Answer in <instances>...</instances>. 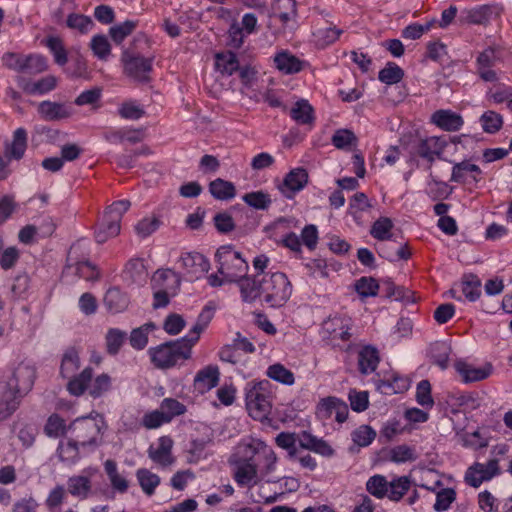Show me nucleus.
I'll list each match as a JSON object with an SVG mask.
<instances>
[{
    "label": "nucleus",
    "instance_id": "f257e3e1",
    "mask_svg": "<svg viewBox=\"0 0 512 512\" xmlns=\"http://www.w3.org/2000/svg\"><path fill=\"white\" fill-rule=\"evenodd\" d=\"M262 300L272 308L282 307L292 294V285L284 273L262 275Z\"/></svg>",
    "mask_w": 512,
    "mask_h": 512
},
{
    "label": "nucleus",
    "instance_id": "f03ea898",
    "mask_svg": "<svg viewBox=\"0 0 512 512\" xmlns=\"http://www.w3.org/2000/svg\"><path fill=\"white\" fill-rule=\"evenodd\" d=\"M216 258L219 264L218 273L228 283H238L248 272V263L231 246H221L216 252Z\"/></svg>",
    "mask_w": 512,
    "mask_h": 512
},
{
    "label": "nucleus",
    "instance_id": "7ed1b4c3",
    "mask_svg": "<svg viewBox=\"0 0 512 512\" xmlns=\"http://www.w3.org/2000/svg\"><path fill=\"white\" fill-rule=\"evenodd\" d=\"M149 353L153 364L161 369L173 367L179 361L187 360L191 357L190 348L180 339L150 348Z\"/></svg>",
    "mask_w": 512,
    "mask_h": 512
},
{
    "label": "nucleus",
    "instance_id": "20e7f679",
    "mask_svg": "<svg viewBox=\"0 0 512 512\" xmlns=\"http://www.w3.org/2000/svg\"><path fill=\"white\" fill-rule=\"evenodd\" d=\"M411 481L407 476L398 477L388 482L382 475H374L366 483L367 491L377 497H388L392 501H399L410 489Z\"/></svg>",
    "mask_w": 512,
    "mask_h": 512
},
{
    "label": "nucleus",
    "instance_id": "39448f33",
    "mask_svg": "<svg viewBox=\"0 0 512 512\" xmlns=\"http://www.w3.org/2000/svg\"><path fill=\"white\" fill-rule=\"evenodd\" d=\"M111 388V378L107 374H101L92 381V369L85 368L78 376L73 377L67 385L68 391L75 396H80L88 389L89 394L100 397Z\"/></svg>",
    "mask_w": 512,
    "mask_h": 512
},
{
    "label": "nucleus",
    "instance_id": "423d86ee",
    "mask_svg": "<svg viewBox=\"0 0 512 512\" xmlns=\"http://www.w3.org/2000/svg\"><path fill=\"white\" fill-rule=\"evenodd\" d=\"M269 381L248 383L246 387V406L249 414L256 420L267 418L271 409Z\"/></svg>",
    "mask_w": 512,
    "mask_h": 512
},
{
    "label": "nucleus",
    "instance_id": "0eeeda50",
    "mask_svg": "<svg viewBox=\"0 0 512 512\" xmlns=\"http://www.w3.org/2000/svg\"><path fill=\"white\" fill-rule=\"evenodd\" d=\"M104 420L98 414L95 417L77 418L71 425L72 433L81 446L96 445V440L101 433Z\"/></svg>",
    "mask_w": 512,
    "mask_h": 512
},
{
    "label": "nucleus",
    "instance_id": "6e6552de",
    "mask_svg": "<svg viewBox=\"0 0 512 512\" xmlns=\"http://www.w3.org/2000/svg\"><path fill=\"white\" fill-rule=\"evenodd\" d=\"M351 330L352 320L347 316L335 315L326 319L322 324L323 337L333 345L349 341L352 337Z\"/></svg>",
    "mask_w": 512,
    "mask_h": 512
},
{
    "label": "nucleus",
    "instance_id": "1a4fd4ad",
    "mask_svg": "<svg viewBox=\"0 0 512 512\" xmlns=\"http://www.w3.org/2000/svg\"><path fill=\"white\" fill-rule=\"evenodd\" d=\"M263 443H257V446L253 444H246L240 446L243 449V453L248 457L247 460L239 461L237 468L234 473L236 482L241 486H252L257 482V469L256 464L252 462V456L258 452V447L262 446Z\"/></svg>",
    "mask_w": 512,
    "mask_h": 512
},
{
    "label": "nucleus",
    "instance_id": "9d476101",
    "mask_svg": "<svg viewBox=\"0 0 512 512\" xmlns=\"http://www.w3.org/2000/svg\"><path fill=\"white\" fill-rule=\"evenodd\" d=\"M124 72L133 79L146 82L149 80V73L152 70V59L140 55H134L124 50L121 56Z\"/></svg>",
    "mask_w": 512,
    "mask_h": 512
},
{
    "label": "nucleus",
    "instance_id": "9b49d317",
    "mask_svg": "<svg viewBox=\"0 0 512 512\" xmlns=\"http://www.w3.org/2000/svg\"><path fill=\"white\" fill-rule=\"evenodd\" d=\"M309 175L302 167L294 168L287 173L283 181L278 185V190L287 199H293L302 191L308 183Z\"/></svg>",
    "mask_w": 512,
    "mask_h": 512
},
{
    "label": "nucleus",
    "instance_id": "f8f14e48",
    "mask_svg": "<svg viewBox=\"0 0 512 512\" xmlns=\"http://www.w3.org/2000/svg\"><path fill=\"white\" fill-rule=\"evenodd\" d=\"M500 472L499 461L491 459L487 463H475L465 474L466 482L472 487H479L482 482L492 479Z\"/></svg>",
    "mask_w": 512,
    "mask_h": 512
},
{
    "label": "nucleus",
    "instance_id": "ddd939ff",
    "mask_svg": "<svg viewBox=\"0 0 512 512\" xmlns=\"http://www.w3.org/2000/svg\"><path fill=\"white\" fill-rule=\"evenodd\" d=\"M36 378L34 366L27 363H20L13 371L11 377L6 381L20 394H27L33 387Z\"/></svg>",
    "mask_w": 512,
    "mask_h": 512
},
{
    "label": "nucleus",
    "instance_id": "4468645a",
    "mask_svg": "<svg viewBox=\"0 0 512 512\" xmlns=\"http://www.w3.org/2000/svg\"><path fill=\"white\" fill-rule=\"evenodd\" d=\"M23 396L6 381L0 382V421L6 420L16 411Z\"/></svg>",
    "mask_w": 512,
    "mask_h": 512
},
{
    "label": "nucleus",
    "instance_id": "2eb2a0df",
    "mask_svg": "<svg viewBox=\"0 0 512 512\" xmlns=\"http://www.w3.org/2000/svg\"><path fill=\"white\" fill-rule=\"evenodd\" d=\"M179 263L191 280L200 278L210 268L209 261L198 252L183 254Z\"/></svg>",
    "mask_w": 512,
    "mask_h": 512
},
{
    "label": "nucleus",
    "instance_id": "dca6fc26",
    "mask_svg": "<svg viewBox=\"0 0 512 512\" xmlns=\"http://www.w3.org/2000/svg\"><path fill=\"white\" fill-rule=\"evenodd\" d=\"M445 147L446 142L443 138L431 136L421 139L416 145L415 152L421 158L432 163L437 157H440Z\"/></svg>",
    "mask_w": 512,
    "mask_h": 512
},
{
    "label": "nucleus",
    "instance_id": "f3484780",
    "mask_svg": "<svg viewBox=\"0 0 512 512\" xmlns=\"http://www.w3.org/2000/svg\"><path fill=\"white\" fill-rule=\"evenodd\" d=\"M455 369L464 383L482 381L488 378L492 373L491 364H485L482 367H475L474 365L464 361H457L455 363Z\"/></svg>",
    "mask_w": 512,
    "mask_h": 512
},
{
    "label": "nucleus",
    "instance_id": "a211bd4d",
    "mask_svg": "<svg viewBox=\"0 0 512 512\" xmlns=\"http://www.w3.org/2000/svg\"><path fill=\"white\" fill-rule=\"evenodd\" d=\"M37 111L46 121H59L72 115V108L64 103L42 101L38 104Z\"/></svg>",
    "mask_w": 512,
    "mask_h": 512
},
{
    "label": "nucleus",
    "instance_id": "6ab92c4d",
    "mask_svg": "<svg viewBox=\"0 0 512 512\" xmlns=\"http://www.w3.org/2000/svg\"><path fill=\"white\" fill-rule=\"evenodd\" d=\"M431 122L444 131L455 132L464 124L462 116L452 110L440 109L431 115Z\"/></svg>",
    "mask_w": 512,
    "mask_h": 512
},
{
    "label": "nucleus",
    "instance_id": "aec40b11",
    "mask_svg": "<svg viewBox=\"0 0 512 512\" xmlns=\"http://www.w3.org/2000/svg\"><path fill=\"white\" fill-rule=\"evenodd\" d=\"M480 174L481 169L477 165L462 161L454 164L450 181L462 184L476 183L480 179Z\"/></svg>",
    "mask_w": 512,
    "mask_h": 512
},
{
    "label": "nucleus",
    "instance_id": "412c9836",
    "mask_svg": "<svg viewBox=\"0 0 512 512\" xmlns=\"http://www.w3.org/2000/svg\"><path fill=\"white\" fill-rule=\"evenodd\" d=\"M237 284L243 301L251 303L257 298H262V276L260 277V274L253 277L246 274Z\"/></svg>",
    "mask_w": 512,
    "mask_h": 512
},
{
    "label": "nucleus",
    "instance_id": "4be33fe9",
    "mask_svg": "<svg viewBox=\"0 0 512 512\" xmlns=\"http://www.w3.org/2000/svg\"><path fill=\"white\" fill-rule=\"evenodd\" d=\"M131 203L128 200H119L112 203L106 210L104 217L108 220L109 232L112 235L120 233V222L123 214L129 209Z\"/></svg>",
    "mask_w": 512,
    "mask_h": 512
},
{
    "label": "nucleus",
    "instance_id": "5701e85b",
    "mask_svg": "<svg viewBox=\"0 0 512 512\" xmlns=\"http://www.w3.org/2000/svg\"><path fill=\"white\" fill-rule=\"evenodd\" d=\"M219 382V370L215 366H208L200 370L194 380L195 387L200 392H206L216 387Z\"/></svg>",
    "mask_w": 512,
    "mask_h": 512
},
{
    "label": "nucleus",
    "instance_id": "b1692460",
    "mask_svg": "<svg viewBox=\"0 0 512 512\" xmlns=\"http://www.w3.org/2000/svg\"><path fill=\"white\" fill-rule=\"evenodd\" d=\"M147 276L148 274L142 260L131 259L126 263L123 271V278L126 282L140 285L146 281Z\"/></svg>",
    "mask_w": 512,
    "mask_h": 512
},
{
    "label": "nucleus",
    "instance_id": "393cba45",
    "mask_svg": "<svg viewBox=\"0 0 512 512\" xmlns=\"http://www.w3.org/2000/svg\"><path fill=\"white\" fill-rule=\"evenodd\" d=\"M172 440L169 437H161L159 439L158 447H150L148 453L149 457L161 466H168L172 464L173 458L171 456Z\"/></svg>",
    "mask_w": 512,
    "mask_h": 512
},
{
    "label": "nucleus",
    "instance_id": "a878e982",
    "mask_svg": "<svg viewBox=\"0 0 512 512\" xmlns=\"http://www.w3.org/2000/svg\"><path fill=\"white\" fill-rule=\"evenodd\" d=\"M379 363V355L376 348L372 346L363 347L358 353V368L364 374L374 372Z\"/></svg>",
    "mask_w": 512,
    "mask_h": 512
},
{
    "label": "nucleus",
    "instance_id": "bb28decb",
    "mask_svg": "<svg viewBox=\"0 0 512 512\" xmlns=\"http://www.w3.org/2000/svg\"><path fill=\"white\" fill-rule=\"evenodd\" d=\"M298 443L302 448L314 451L323 456H331L333 449L322 439L304 431L298 435Z\"/></svg>",
    "mask_w": 512,
    "mask_h": 512
},
{
    "label": "nucleus",
    "instance_id": "cd10ccee",
    "mask_svg": "<svg viewBox=\"0 0 512 512\" xmlns=\"http://www.w3.org/2000/svg\"><path fill=\"white\" fill-rule=\"evenodd\" d=\"M104 305L111 313L116 314L123 312L128 307L129 299L125 293L113 287L106 292Z\"/></svg>",
    "mask_w": 512,
    "mask_h": 512
},
{
    "label": "nucleus",
    "instance_id": "c85d7f7f",
    "mask_svg": "<svg viewBox=\"0 0 512 512\" xmlns=\"http://www.w3.org/2000/svg\"><path fill=\"white\" fill-rule=\"evenodd\" d=\"M19 85L28 94H46L52 91L57 85V78L49 75L35 82L21 80Z\"/></svg>",
    "mask_w": 512,
    "mask_h": 512
},
{
    "label": "nucleus",
    "instance_id": "c756f323",
    "mask_svg": "<svg viewBox=\"0 0 512 512\" xmlns=\"http://www.w3.org/2000/svg\"><path fill=\"white\" fill-rule=\"evenodd\" d=\"M296 16L295 0H274L269 17H277L287 23Z\"/></svg>",
    "mask_w": 512,
    "mask_h": 512
},
{
    "label": "nucleus",
    "instance_id": "7c9ffc66",
    "mask_svg": "<svg viewBox=\"0 0 512 512\" xmlns=\"http://www.w3.org/2000/svg\"><path fill=\"white\" fill-rule=\"evenodd\" d=\"M80 368V358L79 352L74 347H69L65 350L61 366H60V374L64 378H71L74 376L75 372Z\"/></svg>",
    "mask_w": 512,
    "mask_h": 512
},
{
    "label": "nucleus",
    "instance_id": "2f4dec72",
    "mask_svg": "<svg viewBox=\"0 0 512 512\" xmlns=\"http://www.w3.org/2000/svg\"><path fill=\"white\" fill-rule=\"evenodd\" d=\"M68 492L79 499H86L91 492V480L84 475L72 476L67 481Z\"/></svg>",
    "mask_w": 512,
    "mask_h": 512
},
{
    "label": "nucleus",
    "instance_id": "473e14b6",
    "mask_svg": "<svg viewBox=\"0 0 512 512\" xmlns=\"http://www.w3.org/2000/svg\"><path fill=\"white\" fill-rule=\"evenodd\" d=\"M209 191L218 200H230L236 195V188L230 181L217 178L210 182Z\"/></svg>",
    "mask_w": 512,
    "mask_h": 512
},
{
    "label": "nucleus",
    "instance_id": "72a5a7b5",
    "mask_svg": "<svg viewBox=\"0 0 512 512\" xmlns=\"http://www.w3.org/2000/svg\"><path fill=\"white\" fill-rule=\"evenodd\" d=\"M274 62L276 67L286 74L297 73L302 70V62L288 52L278 53L274 58Z\"/></svg>",
    "mask_w": 512,
    "mask_h": 512
},
{
    "label": "nucleus",
    "instance_id": "f704fd0d",
    "mask_svg": "<svg viewBox=\"0 0 512 512\" xmlns=\"http://www.w3.org/2000/svg\"><path fill=\"white\" fill-rule=\"evenodd\" d=\"M27 148V132L24 128L15 130L11 145L7 148L6 154L9 158L21 159Z\"/></svg>",
    "mask_w": 512,
    "mask_h": 512
},
{
    "label": "nucleus",
    "instance_id": "c9c22d12",
    "mask_svg": "<svg viewBox=\"0 0 512 512\" xmlns=\"http://www.w3.org/2000/svg\"><path fill=\"white\" fill-rule=\"evenodd\" d=\"M138 21L126 20L121 24L112 26L109 29V35L115 44H121L126 37L131 35L136 29Z\"/></svg>",
    "mask_w": 512,
    "mask_h": 512
},
{
    "label": "nucleus",
    "instance_id": "e433bc0d",
    "mask_svg": "<svg viewBox=\"0 0 512 512\" xmlns=\"http://www.w3.org/2000/svg\"><path fill=\"white\" fill-rule=\"evenodd\" d=\"M215 66L222 74L232 75L238 69L237 56L232 52L219 53L216 55Z\"/></svg>",
    "mask_w": 512,
    "mask_h": 512
},
{
    "label": "nucleus",
    "instance_id": "4c0bfd02",
    "mask_svg": "<svg viewBox=\"0 0 512 512\" xmlns=\"http://www.w3.org/2000/svg\"><path fill=\"white\" fill-rule=\"evenodd\" d=\"M161 223L160 218L156 215L144 217L135 225V232L138 237L146 238L157 231Z\"/></svg>",
    "mask_w": 512,
    "mask_h": 512
},
{
    "label": "nucleus",
    "instance_id": "58836bf2",
    "mask_svg": "<svg viewBox=\"0 0 512 512\" xmlns=\"http://www.w3.org/2000/svg\"><path fill=\"white\" fill-rule=\"evenodd\" d=\"M242 199L247 205L257 210H266L272 203L270 195L264 191L246 193Z\"/></svg>",
    "mask_w": 512,
    "mask_h": 512
},
{
    "label": "nucleus",
    "instance_id": "ea45409f",
    "mask_svg": "<svg viewBox=\"0 0 512 512\" xmlns=\"http://www.w3.org/2000/svg\"><path fill=\"white\" fill-rule=\"evenodd\" d=\"M404 77V71L397 64L389 62L379 71L378 78L381 82L392 85L400 82Z\"/></svg>",
    "mask_w": 512,
    "mask_h": 512
},
{
    "label": "nucleus",
    "instance_id": "a19ab883",
    "mask_svg": "<svg viewBox=\"0 0 512 512\" xmlns=\"http://www.w3.org/2000/svg\"><path fill=\"white\" fill-rule=\"evenodd\" d=\"M313 109L306 100H301L295 103L290 111L292 119L300 124H308L313 120Z\"/></svg>",
    "mask_w": 512,
    "mask_h": 512
},
{
    "label": "nucleus",
    "instance_id": "79ce46f5",
    "mask_svg": "<svg viewBox=\"0 0 512 512\" xmlns=\"http://www.w3.org/2000/svg\"><path fill=\"white\" fill-rule=\"evenodd\" d=\"M393 222L388 217H381L376 220L370 230V234L377 240L385 241L392 237L391 230Z\"/></svg>",
    "mask_w": 512,
    "mask_h": 512
},
{
    "label": "nucleus",
    "instance_id": "37998d69",
    "mask_svg": "<svg viewBox=\"0 0 512 512\" xmlns=\"http://www.w3.org/2000/svg\"><path fill=\"white\" fill-rule=\"evenodd\" d=\"M355 290L362 298L374 297L379 290V284L373 277H361L355 282Z\"/></svg>",
    "mask_w": 512,
    "mask_h": 512
},
{
    "label": "nucleus",
    "instance_id": "c03bdc74",
    "mask_svg": "<svg viewBox=\"0 0 512 512\" xmlns=\"http://www.w3.org/2000/svg\"><path fill=\"white\" fill-rule=\"evenodd\" d=\"M136 475L143 491L149 496L152 495L160 483L159 476L144 468L139 469Z\"/></svg>",
    "mask_w": 512,
    "mask_h": 512
},
{
    "label": "nucleus",
    "instance_id": "a18cd8bd",
    "mask_svg": "<svg viewBox=\"0 0 512 512\" xmlns=\"http://www.w3.org/2000/svg\"><path fill=\"white\" fill-rule=\"evenodd\" d=\"M67 27L81 34L88 33L93 28V21L83 14L72 13L67 17Z\"/></svg>",
    "mask_w": 512,
    "mask_h": 512
},
{
    "label": "nucleus",
    "instance_id": "49530a36",
    "mask_svg": "<svg viewBox=\"0 0 512 512\" xmlns=\"http://www.w3.org/2000/svg\"><path fill=\"white\" fill-rule=\"evenodd\" d=\"M267 376L285 385H292L295 381L294 374L279 363L268 367Z\"/></svg>",
    "mask_w": 512,
    "mask_h": 512
},
{
    "label": "nucleus",
    "instance_id": "de8ad7c7",
    "mask_svg": "<svg viewBox=\"0 0 512 512\" xmlns=\"http://www.w3.org/2000/svg\"><path fill=\"white\" fill-rule=\"evenodd\" d=\"M332 144L337 149H349L357 144V137L348 129H339L332 136Z\"/></svg>",
    "mask_w": 512,
    "mask_h": 512
},
{
    "label": "nucleus",
    "instance_id": "09e8293b",
    "mask_svg": "<svg viewBox=\"0 0 512 512\" xmlns=\"http://www.w3.org/2000/svg\"><path fill=\"white\" fill-rule=\"evenodd\" d=\"M46 45L53 54L54 60L58 65L63 66L67 63V51L59 37H48L46 40Z\"/></svg>",
    "mask_w": 512,
    "mask_h": 512
},
{
    "label": "nucleus",
    "instance_id": "8fccbe9b",
    "mask_svg": "<svg viewBox=\"0 0 512 512\" xmlns=\"http://www.w3.org/2000/svg\"><path fill=\"white\" fill-rule=\"evenodd\" d=\"M480 122L486 133L493 134L501 129L503 125V118L500 114L489 110L483 113L480 117Z\"/></svg>",
    "mask_w": 512,
    "mask_h": 512
},
{
    "label": "nucleus",
    "instance_id": "3c124183",
    "mask_svg": "<svg viewBox=\"0 0 512 512\" xmlns=\"http://www.w3.org/2000/svg\"><path fill=\"white\" fill-rule=\"evenodd\" d=\"M90 48L100 60H106L111 53V45L105 35H95L90 42Z\"/></svg>",
    "mask_w": 512,
    "mask_h": 512
},
{
    "label": "nucleus",
    "instance_id": "603ef678",
    "mask_svg": "<svg viewBox=\"0 0 512 512\" xmlns=\"http://www.w3.org/2000/svg\"><path fill=\"white\" fill-rule=\"evenodd\" d=\"M342 34V30L335 26L320 28L314 32L318 45L324 47L334 43Z\"/></svg>",
    "mask_w": 512,
    "mask_h": 512
},
{
    "label": "nucleus",
    "instance_id": "864d4df0",
    "mask_svg": "<svg viewBox=\"0 0 512 512\" xmlns=\"http://www.w3.org/2000/svg\"><path fill=\"white\" fill-rule=\"evenodd\" d=\"M155 325L153 323L145 324L140 328L134 329L130 335V344L135 349H143L148 342V331L153 330Z\"/></svg>",
    "mask_w": 512,
    "mask_h": 512
},
{
    "label": "nucleus",
    "instance_id": "5fc2aeb1",
    "mask_svg": "<svg viewBox=\"0 0 512 512\" xmlns=\"http://www.w3.org/2000/svg\"><path fill=\"white\" fill-rule=\"evenodd\" d=\"M466 14V19L469 23L485 24L490 19L492 8L488 5H482L468 10Z\"/></svg>",
    "mask_w": 512,
    "mask_h": 512
},
{
    "label": "nucleus",
    "instance_id": "6e6d98bb",
    "mask_svg": "<svg viewBox=\"0 0 512 512\" xmlns=\"http://www.w3.org/2000/svg\"><path fill=\"white\" fill-rule=\"evenodd\" d=\"M165 417L170 422L175 416H179L185 413L186 407L178 400L173 398H165L160 405Z\"/></svg>",
    "mask_w": 512,
    "mask_h": 512
},
{
    "label": "nucleus",
    "instance_id": "4d7b16f0",
    "mask_svg": "<svg viewBox=\"0 0 512 512\" xmlns=\"http://www.w3.org/2000/svg\"><path fill=\"white\" fill-rule=\"evenodd\" d=\"M376 437V432L367 425H362L352 433L353 442L359 447L368 446Z\"/></svg>",
    "mask_w": 512,
    "mask_h": 512
},
{
    "label": "nucleus",
    "instance_id": "13d9d810",
    "mask_svg": "<svg viewBox=\"0 0 512 512\" xmlns=\"http://www.w3.org/2000/svg\"><path fill=\"white\" fill-rule=\"evenodd\" d=\"M126 334L118 329H110L106 334V349L110 355L118 353Z\"/></svg>",
    "mask_w": 512,
    "mask_h": 512
},
{
    "label": "nucleus",
    "instance_id": "bf43d9fd",
    "mask_svg": "<svg viewBox=\"0 0 512 512\" xmlns=\"http://www.w3.org/2000/svg\"><path fill=\"white\" fill-rule=\"evenodd\" d=\"M78 445H80L76 440H69L67 443H61L58 447V455L61 461L63 462H74L78 456Z\"/></svg>",
    "mask_w": 512,
    "mask_h": 512
},
{
    "label": "nucleus",
    "instance_id": "052dcab7",
    "mask_svg": "<svg viewBox=\"0 0 512 512\" xmlns=\"http://www.w3.org/2000/svg\"><path fill=\"white\" fill-rule=\"evenodd\" d=\"M20 258V251L14 247L4 249L3 243L1 244L0 266L3 270L12 269Z\"/></svg>",
    "mask_w": 512,
    "mask_h": 512
},
{
    "label": "nucleus",
    "instance_id": "680f3d73",
    "mask_svg": "<svg viewBox=\"0 0 512 512\" xmlns=\"http://www.w3.org/2000/svg\"><path fill=\"white\" fill-rule=\"evenodd\" d=\"M416 400L419 405L431 408L434 404L431 396V385L428 380H422L418 383L416 389Z\"/></svg>",
    "mask_w": 512,
    "mask_h": 512
},
{
    "label": "nucleus",
    "instance_id": "e2e57ef3",
    "mask_svg": "<svg viewBox=\"0 0 512 512\" xmlns=\"http://www.w3.org/2000/svg\"><path fill=\"white\" fill-rule=\"evenodd\" d=\"M416 455L414 449L407 445H399L390 450V460L395 463H404L407 461H414Z\"/></svg>",
    "mask_w": 512,
    "mask_h": 512
},
{
    "label": "nucleus",
    "instance_id": "0e129e2a",
    "mask_svg": "<svg viewBox=\"0 0 512 512\" xmlns=\"http://www.w3.org/2000/svg\"><path fill=\"white\" fill-rule=\"evenodd\" d=\"M65 497L66 490L64 486L57 485L49 492L45 504L50 511H53L63 504Z\"/></svg>",
    "mask_w": 512,
    "mask_h": 512
},
{
    "label": "nucleus",
    "instance_id": "69168bd1",
    "mask_svg": "<svg viewBox=\"0 0 512 512\" xmlns=\"http://www.w3.org/2000/svg\"><path fill=\"white\" fill-rule=\"evenodd\" d=\"M481 283L480 281L471 276L469 279L462 283V293L469 301H475L481 294Z\"/></svg>",
    "mask_w": 512,
    "mask_h": 512
},
{
    "label": "nucleus",
    "instance_id": "338daca9",
    "mask_svg": "<svg viewBox=\"0 0 512 512\" xmlns=\"http://www.w3.org/2000/svg\"><path fill=\"white\" fill-rule=\"evenodd\" d=\"M349 401L354 411L362 412L367 409L369 404L368 392L351 390L349 392Z\"/></svg>",
    "mask_w": 512,
    "mask_h": 512
},
{
    "label": "nucleus",
    "instance_id": "774afa93",
    "mask_svg": "<svg viewBox=\"0 0 512 512\" xmlns=\"http://www.w3.org/2000/svg\"><path fill=\"white\" fill-rule=\"evenodd\" d=\"M456 493L453 489H443L437 493L434 509L438 512L445 511L455 500Z\"/></svg>",
    "mask_w": 512,
    "mask_h": 512
}]
</instances>
